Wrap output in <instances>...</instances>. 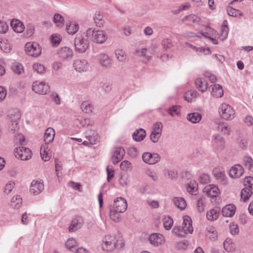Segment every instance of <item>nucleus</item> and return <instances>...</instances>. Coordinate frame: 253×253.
Returning <instances> with one entry per match:
<instances>
[{
  "instance_id": "obj_18",
  "label": "nucleus",
  "mask_w": 253,
  "mask_h": 253,
  "mask_svg": "<svg viewBox=\"0 0 253 253\" xmlns=\"http://www.w3.org/2000/svg\"><path fill=\"white\" fill-rule=\"evenodd\" d=\"M149 240L152 246L157 247L164 241V237L161 234L152 233L149 236Z\"/></svg>"
},
{
  "instance_id": "obj_45",
  "label": "nucleus",
  "mask_w": 253,
  "mask_h": 253,
  "mask_svg": "<svg viewBox=\"0 0 253 253\" xmlns=\"http://www.w3.org/2000/svg\"><path fill=\"white\" fill-rule=\"evenodd\" d=\"M163 222L164 226L166 230H169L173 223L172 218L169 216H165L163 219Z\"/></svg>"
},
{
  "instance_id": "obj_19",
  "label": "nucleus",
  "mask_w": 253,
  "mask_h": 253,
  "mask_svg": "<svg viewBox=\"0 0 253 253\" xmlns=\"http://www.w3.org/2000/svg\"><path fill=\"white\" fill-rule=\"evenodd\" d=\"M86 139L89 141L90 144H95L99 141V136L96 132L92 129H88L85 132Z\"/></svg>"
},
{
  "instance_id": "obj_51",
  "label": "nucleus",
  "mask_w": 253,
  "mask_h": 253,
  "mask_svg": "<svg viewBox=\"0 0 253 253\" xmlns=\"http://www.w3.org/2000/svg\"><path fill=\"white\" fill-rule=\"evenodd\" d=\"M186 189L189 193L193 194L197 189V184L195 181H191L188 183Z\"/></svg>"
},
{
  "instance_id": "obj_5",
  "label": "nucleus",
  "mask_w": 253,
  "mask_h": 253,
  "mask_svg": "<svg viewBox=\"0 0 253 253\" xmlns=\"http://www.w3.org/2000/svg\"><path fill=\"white\" fill-rule=\"evenodd\" d=\"M15 157L21 160H28L31 158L32 151L27 147L20 146L14 150Z\"/></svg>"
},
{
  "instance_id": "obj_28",
  "label": "nucleus",
  "mask_w": 253,
  "mask_h": 253,
  "mask_svg": "<svg viewBox=\"0 0 253 253\" xmlns=\"http://www.w3.org/2000/svg\"><path fill=\"white\" fill-rule=\"evenodd\" d=\"M195 85L197 88L202 92L206 91L208 87V83L205 80L201 78L196 80Z\"/></svg>"
},
{
  "instance_id": "obj_60",
  "label": "nucleus",
  "mask_w": 253,
  "mask_h": 253,
  "mask_svg": "<svg viewBox=\"0 0 253 253\" xmlns=\"http://www.w3.org/2000/svg\"><path fill=\"white\" fill-rule=\"evenodd\" d=\"M100 86L106 92H109L112 89L111 85L109 83H104L102 82L100 83Z\"/></svg>"
},
{
  "instance_id": "obj_25",
  "label": "nucleus",
  "mask_w": 253,
  "mask_h": 253,
  "mask_svg": "<svg viewBox=\"0 0 253 253\" xmlns=\"http://www.w3.org/2000/svg\"><path fill=\"white\" fill-rule=\"evenodd\" d=\"M11 26L13 30L18 33L23 32L24 30L25 27L22 22L18 20L13 19L11 21Z\"/></svg>"
},
{
  "instance_id": "obj_53",
  "label": "nucleus",
  "mask_w": 253,
  "mask_h": 253,
  "mask_svg": "<svg viewBox=\"0 0 253 253\" xmlns=\"http://www.w3.org/2000/svg\"><path fill=\"white\" fill-rule=\"evenodd\" d=\"M199 182L202 184H206L210 182V176L206 173L202 174L199 177Z\"/></svg>"
},
{
  "instance_id": "obj_36",
  "label": "nucleus",
  "mask_w": 253,
  "mask_h": 253,
  "mask_svg": "<svg viewBox=\"0 0 253 253\" xmlns=\"http://www.w3.org/2000/svg\"><path fill=\"white\" fill-rule=\"evenodd\" d=\"M201 115L198 112L190 113L187 115V119L192 123H197L201 120Z\"/></svg>"
},
{
  "instance_id": "obj_33",
  "label": "nucleus",
  "mask_w": 253,
  "mask_h": 253,
  "mask_svg": "<svg viewBox=\"0 0 253 253\" xmlns=\"http://www.w3.org/2000/svg\"><path fill=\"white\" fill-rule=\"evenodd\" d=\"M174 205L180 209L183 210L186 207V203L185 200L181 197H175L173 199Z\"/></svg>"
},
{
  "instance_id": "obj_29",
  "label": "nucleus",
  "mask_w": 253,
  "mask_h": 253,
  "mask_svg": "<svg viewBox=\"0 0 253 253\" xmlns=\"http://www.w3.org/2000/svg\"><path fill=\"white\" fill-rule=\"evenodd\" d=\"M146 136L145 130L142 128L136 130L132 134V138L136 141H141Z\"/></svg>"
},
{
  "instance_id": "obj_38",
  "label": "nucleus",
  "mask_w": 253,
  "mask_h": 253,
  "mask_svg": "<svg viewBox=\"0 0 253 253\" xmlns=\"http://www.w3.org/2000/svg\"><path fill=\"white\" fill-rule=\"evenodd\" d=\"M253 192L252 190L249 187H245L243 188L241 192V197L243 201H246L251 197Z\"/></svg>"
},
{
  "instance_id": "obj_13",
  "label": "nucleus",
  "mask_w": 253,
  "mask_h": 253,
  "mask_svg": "<svg viewBox=\"0 0 253 253\" xmlns=\"http://www.w3.org/2000/svg\"><path fill=\"white\" fill-rule=\"evenodd\" d=\"M127 207L126 201L122 197H118L115 199L113 206L111 208L123 213L126 211Z\"/></svg>"
},
{
  "instance_id": "obj_54",
  "label": "nucleus",
  "mask_w": 253,
  "mask_h": 253,
  "mask_svg": "<svg viewBox=\"0 0 253 253\" xmlns=\"http://www.w3.org/2000/svg\"><path fill=\"white\" fill-rule=\"evenodd\" d=\"M178 108L179 107L176 105L171 107L168 109V112L172 117L177 116L179 113Z\"/></svg>"
},
{
  "instance_id": "obj_26",
  "label": "nucleus",
  "mask_w": 253,
  "mask_h": 253,
  "mask_svg": "<svg viewBox=\"0 0 253 253\" xmlns=\"http://www.w3.org/2000/svg\"><path fill=\"white\" fill-rule=\"evenodd\" d=\"M55 136V131L51 127L47 128L44 133V140L46 144L52 142Z\"/></svg>"
},
{
  "instance_id": "obj_7",
  "label": "nucleus",
  "mask_w": 253,
  "mask_h": 253,
  "mask_svg": "<svg viewBox=\"0 0 253 253\" xmlns=\"http://www.w3.org/2000/svg\"><path fill=\"white\" fill-rule=\"evenodd\" d=\"M25 51L28 55L38 57L41 53V47L37 43H27L25 45Z\"/></svg>"
},
{
  "instance_id": "obj_46",
  "label": "nucleus",
  "mask_w": 253,
  "mask_h": 253,
  "mask_svg": "<svg viewBox=\"0 0 253 253\" xmlns=\"http://www.w3.org/2000/svg\"><path fill=\"white\" fill-rule=\"evenodd\" d=\"M12 71L17 74H21L23 72V67L21 64L19 63H14L11 66Z\"/></svg>"
},
{
  "instance_id": "obj_57",
  "label": "nucleus",
  "mask_w": 253,
  "mask_h": 253,
  "mask_svg": "<svg viewBox=\"0 0 253 253\" xmlns=\"http://www.w3.org/2000/svg\"><path fill=\"white\" fill-rule=\"evenodd\" d=\"M161 135V134L159 133V132H156V131H152L150 136V140L153 143H156L158 141Z\"/></svg>"
},
{
  "instance_id": "obj_42",
  "label": "nucleus",
  "mask_w": 253,
  "mask_h": 253,
  "mask_svg": "<svg viewBox=\"0 0 253 253\" xmlns=\"http://www.w3.org/2000/svg\"><path fill=\"white\" fill-rule=\"evenodd\" d=\"M227 13L229 16L233 17H238V16H242L243 15V13L242 12L239 10L236 9L235 8H232L230 6H228L227 7Z\"/></svg>"
},
{
  "instance_id": "obj_11",
  "label": "nucleus",
  "mask_w": 253,
  "mask_h": 253,
  "mask_svg": "<svg viewBox=\"0 0 253 253\" xmlns=\"http://www.w3.org/2000/svg\"><path fill=\"white\" fill-rule=\"evenodd\" d=\"M58 55L61 60L69 61L71 60L73 58V51L70 47L64 46L58 50Z\"/></svg>"
},
{
  "instance_id": "obj_44",
  "label": "nucleus",
  "mask_w": 253,
  "mask_h": 253,
  "mask_svg": "<svg viewBox=\"0 0 253 253\" xmlns=\"http://www.w3.org/2000/svg\"><path fill=\"white\" fill-rule=\"evenodd\" d=\"M77 246V242L73 238L68 239L65 243V246L66 248L72 252L73 251V249H74Z\"/></svg>"
},
{
  "instance_id": "obj_58",
  "label": "nucleus",
  "mask_w": 253,
  "mask_h": 253,
  "mask_svg": "<svg viewBox=\"0 0 253 253\" xmlns=\"http://www.w3.org/2000/svg\"><path fill=\"white\" fill-rule=\"evenodd\" d=\"M15 184V183L14 181L9 182L5 185L4 192L6 194L9 193L14 188Z\"/></svg>"
},
{
  "instance_id": "obj_43",
  "label": "nucleus",
  "mask_w": 253,
  "mask_h": 253,
  "mask_svg": "<svg viewBox=\"0 0 253 253\" xmlns=\"http://www.w3.org/2000/svg\"><path fill=\"white\" fill-rule=\"evenodd\" d=\"M244 165L251 170L253 167V159L249 156H245L243 158Z\"/></svg>"
},
{
  "instance_id": "obj_14",
  "label": "nucleus",
  "mask_w": 253,
  "mask_h": 253,
  "mask_svg": "<svg viewBox=\"0 0 253 253\" xmlns=\"http://www.w3.org/2000/svg\"><path fill=\"white\" fill-rule=\"evenodd\" d=\"M244 173V169L240 164L234 165L230 169L229 175L233 178L240 177Z\"/></svg>"
},
{
  "instance_id": "obj_56",
  "label": "nucleus",
  "mask_w": 253,
  "mask_h": 253,
  "mask_svg": "<svg viewBox=\"0 0 253 253\" xmlns=\"http://www.w3.org/2000/svg\"><path fill=\"white\" fill-rule=\"evenodd\" d=\"M50 40L53 45L55 46H57L61 41L60 36L57 35H52Z\"/></svg>"
},
{
  "instance_id": "obj_40",
  "label": "nucleus",
  "mask_w": 253,
  "mask_h": 253,
  "mask_svg": "<svg viewBox=\"0 0 253 253\" xmlns=\"http://www.w3.org/2000/svg\"><path fill=\"white\" fill-rule=\"evenodd\" d=\"M230 127L226 124L223 122H219L218 124L217 129L225 134H229L230 131Z\"/></svg>"
},
{
  "instance_id": "obj_16",
  "label": "nucleus",
  "mask_w": 253,
  "mask_h": 253,
  "mask_svg": "<svg viewBox=\"0 0 253 253\" xmlns=\"http://www.w3.org/2000/svg\"><path fill=\"white\" fill-rule=\"evenodd\" d=\"M125 154V150L123 148L121 147L115 148L112 156L113 163L115 165L117 164L123 159Z\"/></svg>"
},
{
  "instance_id": "obj_17",
  "label": "nucleus",
  "mask_w": 253,
  "mask_h": 253,
  "mask_svg": "<svg viewBox=\"0 0 253 253\" xmlns=\"http://www.w3.org/2000/svg\"><path fill=\"white\" fill-rule=\"evenodd\" d=\"M203 191L206 192L208 196L212 198L217 197L220 193L218 187L213 184L206 186Z\"/></svg>"
},
{
  "instance_id": "obj_55",
  "label": "nucleus",
  "mask_w": 253,
  "mask_h": 253,
  "mask_svg": "<svg viewBox=\"0 0 253 253\" xmlns=\"http://www.w3.org/2000/svg\"><path fill=\"white\" fill-rule=\"evenodd\" d=\"M162 45L165 49L167 50L172 46V43L170 39H165L162 41Z\"/></svg>"
},
{
  "instance_id": "obj_37",
  "label": "nucleus",
  "mask_w": 253,
  "mask_h": 253,
  "mask_svg": "<svg viewBox=\"0 0 253 253\" xmlns=\"http://www.w3.org/2000/svg\"><path fill=\"white\" fill-rule=\"evenodd\" d=\"M121 213L122 212L115 210L112 208H110V218L115 222H119L121 220Z\"/></svg>"
},
{
  "instance_id": "obj_20",
  "label": "nucleus",
  "mask_w": 253,
  "mask_h": 253,
  "mask_svg": "<svg viewBox=\"0 0 253 253\" xmlns=\"http://www.w3.org/2000/svg\"><path fill=\"white\" fill-rule=\"evenodd\" d=\"M213 174L215 179L221 184L222 185H226L227 184V178L224 171H221L218 169L215 168L213 170Z\"/></svg>"
},
{
  "instance_id": "obj_34",
  "label": "nucleus",
  "mask_w": 253,
  "mask_h": 253,
  "mask_svg": "<svg viewBox=\"0 0 253 253\" xmlns=\"http://www.w3.org/2000/svg\"><path fill=\"white\" fill-rule=\"evenodd\" d=\"M198 95L196 90H189L185 93L184 98L188 102H191L196 99Z\"/></svg>"
},
{
  "instance_id": "obj_22",
  "label": "nucleus",
  "mask_w": 253,
  "mask_h": 253,
  "mask_svg": "<svg viewBox=\"0 0 253 253\" xmlns=\"http://www.w3.org/2000/svg\"><path fill=\"white\" fill-rule=\"evenodd\" d=\"M10 118L12 123V125L13 126V128H11V130L15 131L18 128V122L20 120L21 114L20 112L18 110L14 111V113H11L9 114Z\"/></svg>"
},
{
  "instance_id": "obj_8",
  "label": "nucleus",
  "mask_w": 253,
  "mask_h": 253,
  "mask_svg": "<svg viewBox=\"0 0 253 253\" xmlns=\"http://www.w3.org/2000/svg\"><path fill=\"white\" fill-rule=\"evenodd\" d=\"M44 187V186L42 180H33L31 183L30 192L34 195H37L42 192Z\"/></svg>"
},
{
  "instance_id": "obj_63",
  "label": "nucleus",
  "mask_w": 253,
  "mask_h": 253,
  "mask_svg": "<svg viewBox=\"0 0 253 253\" xmlns=\"http://www.w3.org/2000/svg\"><path fill=\"white\" fill-rule=\"evenodd\" d=\"M116 55L117 59L120 61H123L125 59V53L122 50H116Z\"/></svg>"
},
{
  "instance_id": "obj_4",
  "label": "nucleus",
  "mask_w": 253,
  "mask_h": 253,
  "mask_svg": "<svg viewBox=\"0 0 253 253\" xmlns=\"http://www.w3.org/2000/svg\"><path fill=\"white\" fill-rule=\"evenodd\" d=\"M117 240L114 236L107 235L103 240L102 246V249L107 252H112L116 247Z\"/></svg>"
},
{
  "instance_id": "obj_62",
  "label": "nucleus",
  "mask_w": 253,
  "mask_h": 253,
  "mask_svg": "<svg viewBox=\"0 0 253 253\" xmlns=\"http://www.w3.org/2000/svg\"><path fill=\"white\" fill-rule=\"evenodd\" d=\"M50 97L53 101H54L57 105L60 104V98L57 93L52 92L50 94Z\"/></svg>"
},
{
  "instance_id": "obj_21",
  "label": "nucleus",
  "mask_w": 253,
  "mask_h": 253,
  "mask_svg": "<svg viewBox=\"0 0 253 253\" xmlns=\"http://www.w3.org/2000/svg\"><path fill=\"white\" fill-rule=\"evenodd\" d=\"M73 66L78 72L84 71L88 67V63L85 59H76L74 61Z\"/></svg>"
},
{
  "instance_id": "obj_59",
  "label": "nucleus",
  "mask_w": 253,
  "mask_h": 253,
  "mask_svg": "<svg viewBox=\"0 0 253 253\" xmlns=\"http://www.w3.org/2000/svg\"><path fill=\"white\" fill-rule=\"evenodd\" d=\"M8 30V26L3 21H0V33L3 34L7 32Z\"/></svg>"
},
{
  "instance_id": "obj_50",
  "label": "nucleus",
  "mask_w": 253,
  "mask_h": 253,
  "mask_svg": "<svg viewBox=\"0 0 253 253\" xmlns=\"http://www.w3.org/2000/svg\"><path fill=\"white\" fill-rule=\"evenodd\" d=\"M244 184L245 187H249L251 190H253V177L249 176L244 178Z\"/></svg>"
},
{
  "instance_id": "obj_6",
  "label": "nucleus",
  "mask_w": 253,
  "mask_h": 253,
  "mask_svg": "<svg viewBox=\"0 0 253 253\" xmlns=\"http://www.w3.org/2000/svg\"><path fill=\"white\" fill-rule=\"evenodd\" d=\"M183 226H176L178 231L179 233L184 235V236L187 233H191L193 231V228L192 225V220L190 217L188 216H185L183 217Z\"/></svg>"
},
{
  "instance_id": "obj_49",
  "label": "nucleus",
  "mask_w": 253,
  "mask_h": 253,
  "mask_svg": "<svg viewBox=\"0 0 253 253\" xmlns=\"http://www.w3.org/2000/svg\"><path fill=\"white\" fill-rule=\"evenodd\" d=\"M33 69L35 71L38 73L42 74L45 72V67L44 66L40 63H35L33 65Z\"/></svg>"
},
{
  "instance_id": "obj_9",
  "label": "nucleus",
  "mask_w": 253,
  "mask_h": 253,
  "mask_svg": "<svg viewBox=\"0 0 253 253\" xmlns=\"http://www.w3.org/2000/svg\"><path fill=\"white\" fill-rule=\"evenodd\" d=\"M143 161L149 165H154L159 162L161 160L160 156L156 153H151L145 152L142 154Z\"/></svg>"
},
{
  "instance_id": "obj_35",
  "label": "nucleus",
  "mask_w": 253,
  "mask_h": 253,
  "mask_svg": "<svg viewBox=\"0 0 253 253\" xmlns=\"http://www.w3.org/2000/svg\"><path fill=\"white\" fill-rule=\"evenodd\" d=\"M22 198L19 195H16L11 199L10 206L14 209H18L22 205Z\"/></svg>"
},
{
  "instance_id": "obj_47",
  "label": "nucleus",
  "mask_w": 253,
  "mask_h": 253,
  "mask_svg": "<svg viewBox=\"0 0 253 253\" xmlns=\"http://www.w3.org/2000/svg\"><path fill=\"white\" fill-rule=\"evenodd\" d=\"M83 111L85 113L89 114L92 111V106L87 102H83L81 106Z\"/></svg>"
},
{
  "instance_id": "obj_61",
  "label": "nucleus",
  "mask_w": 253,
  "mask_h": 253,
  "mask_svg": "<svg viewBox=\"0 0 253 253\" xmlns=\"http://www.w3.org/2000/svg\"><path fill=\"white\" fill-rule=\"evenodd\" d=\"M14 141L16 143H18L22 145L25 141V137L22 134L18 133L17 135L15 136Z\"/></svg>"
},
{
  "instance_id": "obj_2",
  "label": "nucleus",
  "mask_w": 253,
  "mask_h": 253,
  "mask_svg": "<svg viewBox=\"0 0 253 253\" xmlns=\"http://www.w3.org/2000/svg\"><path fill=\"white\" fill-rule=\"evenodd\" d=\"M75 50L79 53H84L89 46V42L82 35L76 36L74 40Z\"/></svg>"
},
{
  "instance_id": "obj_24",
  "label": "nucleus",
  "mask_w": 253,
  "mask_h": 253,
  "mask_svg": "<svg viewBox=\"0 0 253 253\" xmlns=\"http://www.w3.org/2000/svg\"><path fill=\"white\" fill-rule=\"evenodd\" d=\"M98 58L99 63L102 67L108 68L111 66V60L107 54L101 53Z\"/></svg>"
},
{
  "instance_id": "obj_12",
  "label": "nucleus",
  "mask_w": 253,
  "mask_h": 253,
  "mask_svg": "<svg viewBox=\"0 0 253 253\" xmlns=\"http://www.w3.org/2000/svg\"><path fill=\"white\" fill-rule=\"evenodd\" d=\"M134 54L136 56L142 58V61L145 63L151 60L152 53L146 48H137Z\"/></svg>"
},
{
  "instance_id": "obj_23",
  "label": "nucleus",
  "mask_w": 253,
  "mask_h": 253,
  "mask_svg": "<svg viewBox=\"0 0 253 253\" xmlns=\"http://www.w3.org/2000/svg\"><path fill=\"white\" fill-rule=\"evenodd\" d=\"M236 211V207L232 204H229L225 206L222 210V214L223 216L226 217L232 216Z\"/></svg>"
},
{
  "instance_id": "obj_32",
  "label": "nucleus",
  "mask_w": 253,
  "mask_h": 253,
  "mask_svg": "<svg viewBox=\"0 0 253 253\" xmlns=\"http://www.w3.org/2000/svg\"><path fill=\"white\" fill-rule=\"evenodd\" d=\"M200 18L194 14L185 16L182 20V22L185 23L187 25L198 22Z\"/></svg>"
},
{
  "instance_id": "obj_27",
  "label": "nucleus",
  "mask_w": 253,
  "mask_h": 253,
  "mask_svg": "<svg viewBox=\"0 0 253 253\" xmlns=\"http://www.w3.org/2000/svg\"><path fill=\"white\" fill-rule=\"evenodd\" d=\"M213 137L214 138L213 142L216 145L217 149L220 150H222L225 144L224 138L217 134L213 135Z\"/></svg>"
},
{
  "instance_id": "obj_10",
  "label": "nucleus",
  "mask_w": 253,
  "mask_h": 253,
  "mask_svg": "<svg viewBox=\"0 0 253 253\" xmlns=\"http://www.w3.org/2000/svg\"><path fill=\"white\" fill-rule=\"evenodd\" d=\"M33 90L40 94H46L49 90V86L45 83L39 81L34 82L32 85Z\"/></svg>"
},
{
  "instance_id": "obj_1",
  "label": "nucleus",
  "mask_w": 253,
  "mask_h": 253,
  "mask_svg": "<svg viewBox=\"0 0 253 253\" xmlns=\"http://www.w3.org/2000/svg\"><path fill=\"white\" fill-rule=\"evenodd\" d=\"M86 36L91 41L97 43H103L107 39L106 33L102 30H95L88 28L86 31Z\"/></svg>"
},
{
  "instance_id": "obj_3",
  "label": "nucleus",
  "mask_w": 253,
  "mask_h": 253,
  "mask_svg": "<svg viewBox=\"0 0 253 253\" xmlns=\"http://www.w3.org/2000/svg\"><path fill=\"white\" fill-rule=\"evenodd\" d=\"M221 117L224 120H230L234 118L235 114L234 110L228 104L222 103L219 109Z\"/></svg>"
},
{
  "instance_id": "obj_52",
  "label": "nucleus",
  "mask_w": 253,
  "mask_h": 253,
  "mask_svg": "<svg viewBox=\"0 0 253 253\" xmlns=\"http://www.w3.org/2000/svg\"><path fill=\"white\" fill-rule=\"evenodd\" d=\"M41 156L44 161H47L49 160L50 156L47 153L46 150L45 149V146H42L41 148Z\"/></svg>"
},
{
  "instance_id": "obj_31",
  "label": "nucleus",
  "mask_w": 253,
  "mask_h": 253,
  "mask_svg": "<svg viewBox=\"0 0 253 253\" xmlns=\"http://www.w3.org/2000/svg\"><path fill=\"white\" fill-rule=\"evenodd\" d=\"M211 94L215 97H221L223 95V90L222 86L218 84H214L212 87Z\"/></svg>"
},
{
  "instance_id": "obj_39",
  "label": "nucleus",
  "mask_w": 253,
  "mask_h": 253,
  "mask_svg": "<svg viewBox=\"0 0 253 253\" xmlns=\"http://www.w3.org/2000/svg\"><path fill=\"white\" fill-rule=\"evenodd\" d=\"M94 21L96 26L100 28L103 26L105 22L103 15L99 12L95 14Z\"/></svg>"
},
{
  "instance_id": "obj_41",
  "label": "nucleus",
  "mask_w": 253,
  "mask_h": 253,
  "mask_svg": "<svg viewBox=\"0 0 253 253\" xmlns=\"http://www.w3.org/2000/svg\"><path fill=\"white\" fill-rule=\"evenodd\" d=\"M64 18L59 14L56 13L53 16V22L59 27H62L64 25Z\"/></svg>"
},
{
  "instance_id": "obj_30",
  "label": "nucleus",
  "mask_w": 253,
  "mask_h": 253,
  "mask_svg": "<svg viewBox=\"0 0 253 253\" xmlns=\"http://www.w3.org/2000/svg\"><path fill=\"white\" fill-rule=\"evenodd\" d=\"M220 213V209L216 208L211 210L207 213V217L210 221L216 220L218 217Z\"/></svg>"
},
{
  "instance_id": "obj_64",
  "label": "nucleus",
  "mask_w": 253,
  "mask_h": 253,
  "mask_svg": "<svg viewBox=\"0 0 253 253\" xmlns=\"http://www.w3.org/2000/svg\"><path fill=\"white\" fill-rule=\"evenodd\" d=\"M244 121L248 126H251L253 125V117L250 115H247L245 117Z\"/></svg>"
},
{
  "instance_id": "obj_15",
  "label": "nucleus",
  "mask_w": 253,
  "mask_h": 253,
  "mask_svg": "<svg viewBox=\"0 0 253 253\" xmlns=\"http://www.w3.org/2000/svg\"><path fill=\"white\" fill-rule=\"evenodd\" d=\"M84 222L83 218L80 216H75L71 221L69 227V231L70 232H74L80 229Z\"/></svg>"
},
{
  "instance_id": "obj_48",
  "label": "nucleus",
  "mask_w": 253,
  "mask_h": 253,
  "mask_svg": "<svg viewBox=\"0 0 253 253\" xmlns=\"http://www.w3.org/2000/svg\"><path fill=\"white\" fill-rule=\"evenodd\" d=\"M79 29V25L75 23H71L69 25H67L66 31L71 35L75 34Z\"/></svg>"
}]
</instances>
